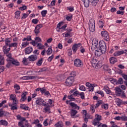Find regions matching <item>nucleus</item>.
<instances>
[{"label":"nucleus","instance_id":"nucleus-63","mask_svg":"<svg viewBox=\"0 0 127 127\" xmlns=\"http://www.w3.org/2000/svg\"><path fill=\"white\" fill-rule=\"evenodd\" d=\"M121 120L122 121H127V116H122V117H121Z\"/></svg>","mask_w":127,"mask_h":127},{"label":"nucleus","instance_id":"nucleus-25","mask_svg":"<svg viewBox=\"0 0 127 127\" xmlns=\"http://www.w3.org/2000/svg\"><path fill=\"white\" fill-rule=\"evenodd\" d=\"M55 127H64V124L62 121H59L56 124H55Z\"/></svg>","mask_w":127,"mask_h":127},{"label":"nucleus","instance_id":"nucleus-55","mask_svg":"<svg viewBox=\"0 0 127 127\" xmlns=\"http://www.w3.org/2000/svg\"><path fill=\"white\" fill-rule=\"evenodd\" d=\"M12 101H13V103L12 104L17 105L18 103V101H17V99L16 98L15 99H13Z\"/></svg>","mask_w":127,"mask_h":127},{"label":"nucleus","instance_id":"nucleus-9","mask_svg":"<svg viewBox=\"0 0 127 127\" xmlns=\"http://www.w3.org/2000/svg\"><path fill=\"white\" fill-rule=\"evenodd\" d=\"M36 104L39 106H46V103H44V100L41 98H38L36 100Z\"/></svg>","mask_w":127,"mask_h":127},{"label":"nucleus","instance_id":"nucleus-29","mask_svg":"<svg viewBox=\"0 0 127 127\" xmlns=\"http://www.w3.org/2000/svg\"><path fill=\"white\" fill-rule=\"evenodd\" d=\"M17 117V120H18L19 121H21L20 122H22V123H23V122H26V121H27L25 119V118L24 117H21V116L20 115H17L16 116Z\"/></svg>","mask_w":127,"mask_h":127},{"label":"nucleus","instance_id":"nucleus-62","mask_svg":"<svg viewBox=\"0 0 127 127\" xmlns=\"http://www.w3.org/2000/svg\"><path fill=\"white\" fill-rule=\"evenodd\" d=\"M18 126L19 127H25L24 125H23V122H19L18 123Z\"/></svg>","mask_w":127,"mask_h":127},{"label":"nucleus","instance_id":"nucleus-6","mask_svg":"<svg viewBox=\"0 0 127 127\" xmlns=\"http://www.w3.org/2000/svg\"><path fill=\"white\" fill-rule=\"evenodd\" d=\"M73 82H74V77L73 76H69L65 80V86L71 87V86L73 85Z\"/></svg>","mask_w":127,"mask_h":127},{"label":"nucleus","instance_id":"nucleus-27","mask_svg":"<svg viewBox=\"0 0 127 127\" xmlns=\"http://www.w3.org/2000/svg\"><path fill=\"white\" fill-rule=\"evenodd\" d=\"M7 48V47L6 46H4L3 47V51L4 54H7V53H8V52H9V51H10V48L9 47L8 48Z\"/></svg>","mask_w":127,"mask_h":127},{"label":"nucleus","instance_id":"nucleus-36","mask_svg":"<svg viewBox=\"0 0 127 127\" xmlns=\"http://www.w3.org/2000/svg\"><path fill=\"white\" fill-rule=\"evenodd\" d=\"M98 25L100 28H103L104 25V22L103 21L99 20L98 23Z\"/></svg>","mask_w":127,"mask_h":127},{"label":"nucleus","instance_id":"nucleus-17","mask_svg":"<svg viewBox=\"0 0 127 127\" xmlns=\"http://www.w3.org/2000/svg\"><path fill=\"white\" fill-rule=\"evenodd\" d=\"M5 46H6V47H7V46H8L9 47L10 44H11V43H10L11 42V40H10V38H6L5 39Z\"/></svg>","mask_w":127,"mask_h":127},{"label":"nucleus","instance_id":"nucleus-18","mask_svg":"<svg viewBox=\"0 0 127 127\" xmlns=\"http://www.w3.org/2000/svg\"><path fill=\"white\" fill-rule=\"evenodd\" d=\"M29 61H35L37 60V56L35 55H31L28 57Z\"/></svg>","mask_w":127,"mask_h":127},{"label":"nucleus","instance_id":"nucleus-37","mask_svg":"<svg viewBox=\"0 0 127 127\" xmlns=\"http://www.w3.org/2000/svg\"><path fill=\"white\" fill-rule=\"evenodd\" d=\"M20 15V11H17L15 12V18H17V19L19 18Z\"/></svg>","mask_w":127,"mask_h":127},{"label":"nucleus","instance_id":"nucleus-47","mask_svg":"<svg viewBox=\"0 0 127 127\" xmlns=\"http://www.w3.org/2000/svg\"><path fill=\"white\" fill-rule=\"evenodd\" d=\"M10 48L11 47H17V43H12L10 45V46L9 47Z\"/></svg>","mask_w":127,"mask_h":127},{"label":"nucleus","instance_id":"nucleus-50","mask_svg":"<svg viewBox=\"0 0 127 127\" xmlns=\"http://www.w3.org/2000/svg\"><path fill=\"white\" fill-rule=\"evenodd\" d=\"M12 64H13V65H16V66H18V65H19V63L18 62H16L15 61H12Z\"/></svg>","mask_w":127,"mask_h":127},{"label":"nucleus","instance_id":"nucleus-43","mask_svg":"<svg viewBox=\"0 0 127 127\" xmlns=\"http://www.w3.org/2000/svg\"><path fill=\"white\" fill-rule=\"evenodd\" d=\"M15 99H16V96L15 94H11L10 96L9 100L12 101V100H14Z\"/></svg>","mask_w":127,"mask_h":127},{"label":"nucleus","instance_id":"nucleus-15","mask_svg":"<svg viewBox=\"0 0 127 127\" xmlns=\"http://www.w3.org/2000/svg\"><path fill=\"white\" fill-rule=\"evenodd\" d=\"M9 107H10V110L11 111H14V110H17V104H12L9 103L8 104Z\"/></svg>","mask_w":127,"mask_h":127},{"label":"nucleus","instance_id":"nucleus-10","mask_svg":"<svg viewBox=\"0 0 127 127\" xmlns=\"http://www.w3.org/2000/svg\"><path fill=\"white\" fill-rule=\"evenodd\" d=\"M83 63H82V62H81L80 59H76L74 60V65L76 67H81Z\"/></svg>","mask_w":127,"mask_h":127},{"label":"nucleus","instance_id":"nucleus-11","mask_svg":"<svg viewBox=\"0 0 127 127\" xmlns=\"http://www.w3.org/2000/svg\"><path fill=\"white\" fill-rule=\"evenodd\" d=\"M35 78H37V76H25L21 77L22 80H34Z\"/></svg>","mask_w":127,"mask_h":127},{"label":"nucleus","instance_id":"nucleus-34","mask_svg":"<svg viewBox=\"0 0 127 127\" xmlns=\"http://www.w3.org/2000/svg\"><path fill=\"white\" fill-rule=\"evenodd\" d=\"M98 2H99V0H94L93 1L90 2V3H91L92 6H96L98 4Z\"/></svg>","mask_w":127,"mask_h":127},{"label":"nucleus","instance_id":"nucleus-42","mask_svg":"<svg viewBox=\"0 0 127 127\" xmlns=\"http://www.w3.org/2000/svg\"><path fill=\"white\" fill-rule=\"evenodd\" d=\"M73 18V15L70 14L69 16H66L65 19L67 20V21H71V19Z\"/></svg>","mask_w":127,"mask_h":127},{"label":"nucleus","instance_id":"nucleus-22","mask_svg":"<svg viewBox=\"0 0 127 127\" xmlns=\"http://www.w3.org/2000/svg\"><path fill=\"white\" fill-rule=\"evenodd\" d=\"M78 113V111L77 110L71 109L70 111V116L71 118H74L76 115Z\"/></svg>","mask_w":127,"mask_h":127},{"label":"nucleus","instance_id":"nucleus-26","mask_svg":"<svg viewBox=\"0 0 127 127\" xmlns=\"http://www.w3.org/2000/svg\"><path fill=\"white\" fill-rule=\"evenodd\" d=\"M33 49L31 47L26 48L25 50V52L26 54H30L32 52Z\"/></svg>","mask_w":127,"mask_h":127},{"label":"nucleus","instance_id":"nucleus-16","mask_svg":"<svg viewBox=\"0 0 127 127\" xmlns=\"http://www.w3.org/2000/svg\"><path fill=\"white\" fill-rule=\"evenodd\" d=\"M103 89L108 95L112 94V91H111V90H110L108 86L105 85V86H104Z\"/></svg>","mask_w":127,"mask_h":127},{"label":"nucleus","instance_id":"nucleus-59","mask_svg":"<svg viewBox=\"0 0 127 127\" xmlns=\"http://www.w3.org/2000/svg\"><path fill=\"white\" fill-rule=\"evenodd\" d=\"M80 95V93L78 91H74L72 93L73 96H79Z\"/></svg>","mask_w":127,"mask_h":127},{"label":"nucleus","instance_id":"nucleus-13","mask_svg":"<svg viewBox=\"0 0 127 127\" xmlns=\"http://www.w3.org/2000/svg\"><path fill=\"white\" fill-rule=\"evenodd\" d=\"M127 50H125L124 51H120L118 52H116L114 53V56H120V55H122V54H124V53H127Z\"/></svg>","mask_w":127,"mask_h":127},{"label":"nucleus","instance_id":"nucleus-41","mask_svg":"<svg viewBox=\"0 0 127 127\" xmlns=\"http://www.w3.org/2000/svg\"><path fill=\"white\" fill-rule=\"evenodd\" d=\"M41 14L42 17H45L46 14H47V10H44L41 11Z\"/></svg>","mask_w":127,"mask_h":127},{"label":"nucleus","instance_id":"nucleus-48","mask_svg":"<svg viewBox=\"0 0 127 127\" xmlns=\"http://www.w3.org/2000/svg\"><path fill=\"white\" fill-rule=\"evenodd\" d=\"M79 96H80V98L82 100H84L85 99V94L84 93V92L80 93Z\"/></svg>","mask_w":127,"mask_h":127},{"label":"nucleus","instance_id":"nucleus-19","mask_svg":"<svg viewBox=\"0 0 127 127\" xmlns=\"http://www.w3.org/2000/svg\"><path fill=\"white\" fill-rule=\"evenodd\" d=\"M44 110L45 111V113H48L49 114H50L51 113V112H50V105H47L46 104V106H45Z\"/></svg>","mask_w":127,"mask_h":127},{"label":"nucleus","instance_id":"nucleus-30","mask_svg":"<svg viewBox=\"0 0 127 127\" xmlns=\"http://www.w3.org/2000/svg\"><path fill=\"white\" fill-rule=\"evenodd\" d=\"M0 125L1 126H5V127H6V126H7V125H8V123H7V121H5V120H0Z\"/></svg>","mask_w":127,"mask_h":127},{"label":"nucleus","instance_id":"nucleus-33","mask_svg":"<svg viewBox=\"0 0 127 127\" xmlns=\"http://www.w3.org/2000/svg\"><path fill=\"white\" fill-rule=\"evenodd\" d=\"M4 64V58L1 56L0 55V65Z\"/></svg>","mask_w":127,"mask_h":127},{"label":"nucleus","instance_id":"nucleus-56","mask_svg":"<svg viewBox=\"0 0 127 127\" xmlns=\"http://www.w3.org/2000/svg\"><path fill=\"white\" fill-rule=\"evenodd\" d=\"M7 57L9 58V61H12V58H11V54H8L6 55Z\"/></svg>","mask_w":127,"mask_h":127},{"label":"nucleus","instance_id":"nucleus-38","mask_svg":"<svg viewBox=\"0 0 127 127\" xmlns=\"http://www.w3.org/2000/svg\"><path fill=\"white\" fill-rule=\"evenodd\" d=\"M43 62V59L42 58L38 61V62L36 63V65H37V66H41V65H42Z\"/></svg>","mask_w":127,"mask_h":127},{"label":"nucleus","instance_id":"nucleus-58","mask_svg":"<svg viewBox=\"0 0 127 127\" xmlns=\"http://www.w3.org/2000/svg\"><path fill=\"white\" fill-rule=\"evenodd\" d=\"M79 90H80V91H86V88L84 85H81L79 87Z\"/></svg>","mask_w":127,"mask_h":127},{"label":"nucleus","instance_id":"nucleus-1","mask_svg":"<svg viewBox=\"0 0 127 127\" xmlns=\"http://www.w3.org/2000/svg\"><path fill=\"white\" fill-rule=\"evenodd\" d=\"M91 64H92L93 67H94V68H101L103 65H102V64L99 63L98 60L93 58L91 59Z\"/></svg>","mask_w":127,"mask_h":127},{"label":"nucleus","instance_id":"nucleus-45","mask_svg":"<svg viewBox=\"0 0 127 127\" xmlns=\"http://www.w3.org/2000/svg\"><path fill=\"white\" fill-rule=\"evenodd\" d=\"M52 49L49 48L47 51V55H50L52 53Z\"/></svg>","mask_w":127,"mask_h":127},{"label":"nucleus","instance_id":"nucleus-57","mask_svg":"<svg viewBox=\"0 0 127 127\" xmlns=\"http://www.w3.org/2000/svg\"><path fill=\"white\" fill-rule=\"evenodd\" d=\"M22 62L23 64H25V65H27V59L26 58H23Z\"/></svg>","mask_w":127,"mask_h":127},{"label":"nucleus","instance_id":"nucleus-39","mask_svg":"<svg viewBox=\"0 0 127 127\" xmlns=\"http://www.w3.org/2000/svg\"><path fill=\"white\" fill-rule=\"evenodd\" d=\"M28 44H29V43L26 42H23L22 43V46L21 47V48H24L25 47H26L27 46V45H28Z\"/></svg>","mask_w":127,"mask_h":127},{"label":"nucleus","instance_id":"nucleus-35","mask_svg":"<svg viewBox=\"0 0 127 127\" xmlns=\"http://www.w3.org/2000/svg\"><path fill=\"white\" fill-rule=\"evenodd\" d=\"M6 114L5 111L2 110V109H0V118L2 117L3 116H4Z\"/></svg>","mask_w":127,"mask_h":127},{"label":"nucleus","instance_id":"nucleus-61","mask_svg":"<svg viewBox=\"0 0 127 127\" xmlns=\"http://www.w3.org/2000/svg\"><path fill=\"white\" fill-rule=\"evenodd\" d=\"M29 14H26V13H24L23 14V16L22 17V19H25L27 16H28Z\"/></svg>","mask_w":127,"mask_h":127},{"label":"nucleus","instance_id":"nucleus-12","mask_svg":"<svg viewBox=\"0 0 127 127\" xmlns=\"http://www.w3.org/2000/svg\"><path fill=\"white\" fill-rule=\"evenodd\" d=\"M27 94H28V92H25L21 95V98L20 100L21 102H25V101H26V96H27Z\"/></svg>","mask_w":127,"mask_h":127},{"label":"nucleus","instance_id":"nucleus-49","mask_svg":"<svg viewBox=\"0 0 127 127\" xmlns=\"http://www.w3.org/2000/svg\"><path fill=\"white\" fill-rule=\"evenodd\" d=\"M35 41L38 43V42H41V38H39V37H37L35 38Z\"/></svg>","mask_w":127,"mask_h":127},{"label":"nucleus","instance_id":"nucleus-60","mask_svg":"<svg viewBox=\"0 0 127 127\" xmlns=\"http://www.w3.org/2000/svg\"><path fill=\"white\" fill-rule=\"evenodd\" d=\"M27 8V6L25 5H23L22 7L19 8L20 10H25Z\"/></svg>","mask_w":127,"mask_h":127},{"label":"nucleus","instance_id":"nucleus-44","mask_svg":"<svg viewBox=\"0 0 127 127\" xmlns=\"http://www.w3.org/2000/svg\"><path fill=\"white\" fill-rule=\"evenodd\" d=\"M103 101L102 100H99L97 102V103L96 104L95 108H98L100 105H102Z\"/></svg>","mask_w":127,"mask_h":127},{"label":"nucleus","instance_id":"nucleus-64","mask_svg":"<svg viewBox=\"0 0 127 127\" xmlns=\"http://www.w3.org/2000/svg\"><path fill=\"white\" fill-rule=\"evenodd\" d=\"M97 93H98L99 95H101V96H102V97H104V92L102 91H99L97 92Z\"/></svg>","mask_w":127,"mask_h":127},{"label":"nucleus","instance_id":"nucleus-20","mask_svg":"<svg viewBox=\"0 0 127 127\" xmlns=\"http://www.w3.org/2000/svg\"><path fill=\"white\" fill-rule=\"evenodd\" d=\"M109 61L111 64H115L116 62H118V60L114 57H111Z\"/></svg>","mask_w":127,"mask_h":127},{"label":"nucleus","instance_id":"nucleus-52","mask_svg":"<svg viewBox=\"0 0 127 127\" xmlns=\"http://www.w3.org/2000/svg\"><path fill=\"white\" fill-rule=\"evenodd\" d=\"M25 126L26 127H32V126L31 125H30L28 123V121L26 120L25 122Z\"/></svg>","mask_w":127,"mask_h":127},{"label":"nucleus","instance_id":"nucleus-3","mask_svg":"<svg viewBox=\"0 0 127 127\" xmlns=\"http://www.w3.org/2000/svg\"><path fill=\"white\" fill-rule=\"evenodd\" d=\"M99 45L100 50L102 51L103 53H106V51H107V45L106 44V42L104 41H101L99 42Z\"/></svg>","mask_w":127,"mask_h":127},{"label":"nucleus","instance_id":"nucleus-23","mask_svg":"<svg viewBox=\"0 0 127 127\" xmlns=\"http://www.w3.org/2000/svg\"><path fill=\"white\" fill-rule=\"evenodd\" d=\"M81 0L82 1H83L84 6L85 7H89V6L90 5V3H91V2L89 0Z\"/></svg>","mask_w":127,"mask_h":127},{"label":"nucleus","instance_id":"nucleus-24","mask_svg":"<svg viewBox=\"0 0 127 127\" xmlns=\"http://www.w3.org/2000/svg\"><path fill=\"white\" fill-rule=\"evenodd\" d=\"M105 53H103L102 50L99 49V50H95V54L96 56H101L102 54H104Z\"/></svg>","mask_w":127,"mask_h":127},{"label":"nucleus","instance_id":"nucleus-14","mask_svg":"<svg viewBox=\"0 0 127 127\" xmlns=\"http://www.w3.org/2000/svg\"><path fill=\"white\" fill-rule=\"evenodd\" d=\"M61 23H59L58 25H57V28H59V30L58 31H60V30H61V29H62L63 30H65V29H66V27H67V24H65L64 26H63L62 27H61Z\"/></svg>","mask_w":127,"mask_h":127},{"label":"nucleus","instance_id":"nucleus-32","mask_svg":"<svg viewBox=\"0 0 127 127\" xmlns=\"http://www.w3.org/2000/svg\"><path fill=\"white\" fill-rule=\"evenodd\" d=\"M45 71H47V67H44L41 68L39 71H35V73H41L42 72H45Z\"/></svg>","mask_w":127,"mask_h":127},{"label":"nucleus","instance_id":"nucleus-7","mask_svg":"<svg viewBox=\"0 0 127 127\" xmlns=\"http://www.w3.org/2000/svg\"><path fill=\"white\" fill-rule=\"evenodd\" d=\"M101 34L103 37V38H104L106 41H110V37L109 36V34H108L107 31H101Z\"/></svg>","mask_w":127,"mask_h":127},{"label":"nucleus","instance_id":"nucleus-4","mask_svg":"<svg viewBox=\"0 0 127 127\" xmlns=\"http://www.w3.org/2000/svg\"><path fill=\"white\" fill-rule=\"evenodd\" d=\"M89 29L91 32H94V31H95V20L93 19H91L90 20H89Z\"/></svg>","mask_w":127,"mask_h":127},{"label":"nucleus","instance_id":"nucleus-21","mask_svg":"<svg viewBox=\"0 0 127 127\" xmlns=\"http://www.w3.org/2000/svg\"><path fill=\"white\" fill-rule=\"evenodd\" d=\"M98 41H96L95 42H92V46L91 47L92 50L94 51L95 49H97V47H98Z\"/></svg>","mask_w":127,"mask_h":127},{"label":"nucleus","instance_id":"nucleus-31","mask_svg":"<svg viewBox=\"0 0 127 127\" xmlns=\"http://www.w3.org/2000/svg\"><path fill=\"white\" fill-rule=\"evenodd\" d=\"M115 101L118 106H121V105L123 104V100L120 99L119 98H116Z\"/></svg>","mask_w":127,"mask_h":127},{"label":"nucleus","instance_id":"nucleus-28","mask_svg":"<svg viewBox=\"0 0 127 127\" xmlns=\"http://www.w3.org/2000/svg\"><path fill=\"white\" fill-rule=\"evenodd\" d=\"M69 105L72 108H74L75 109H77L79 110L80 109V107L78 106L77 104H75L74 102H71L69 103Z\"/></svg>","mask_w":127,"mask_h":127},{"label":"nucleus","instance_id":"nucleus-46","mask_svg":"<svg viewBox=\"0 0 127 127\" xmlns=\"http://www.w3.org/2000/svg\"><path fill=\"white\" fill-rule=\"evenodd\" d=\"M20 109H22V110H25V111H28V107L24 106L23 105H21L20 106Z\"/></svg>","mask_w":127,"mask_h":127},{"label":"nucleus","instance_id":"nucleus-51","mask_svg":"<svg viewBox=\"0 0 127 127\" xmlns=\"http://www.w3.org/2000/svg\"><path fill=\"white\" fill-rule=\"evenodd\" d=\"M118 84H120V85H122V84H124V80L122 78H120L118 81Z\"/></svg>","mask_w":127,"mask_h":127},{"label":"nucleus","instance_id":"nucleus-2","mask_svg":"<svg viewBox=\"0 0 127 127\" xmlns=\"http://www.w3.org/2000/svg\"><path fill=\"white\" fill-rule=\"evenodd\" d=\"M116 90V96L122 97V98H126V94L125 91L122 90L120 87H117L115 88Z\"/></svg>","mask_w":127,"mask_h":127},{"label":"nucleus","instance_id":"nucleus-5","mask_svg":"<svg viewBox=\"0 0 127 127\" xmlns=\"http://www.w3.org/2000/svg\"><path fill=\"white\" fill-rule=\"evenodd\" d=\"M100 121H102V116L100 115L96 114L95 115V118L92 122V124L94 126H98L100 124Z\"/></svg>","mask_w":127,"mask_h":127},{"label":"nucleus","instance_id":"nucleus-8","mask_svg":"<svg viewBox=\"0 0 127 127\" xmlns=\"http://www.w3.org/2000/svg\"><path fill=\"white\" fill-rule=\"evenodd\" d=\"M80 47H81V44L80 43L73 45L72 50L73 53H76V52H77V50H78Z\"/></svg>","mask_w":127,"mask_h":127},{"label":"nucleus","instance_id":"nucleus-40","mask_svg":"<svg viewBox=\"0 0 127 127\" xmlns=\"http://www.w3.org/2000/svg\"><path fill=\"white\" fill-rule=\"evenodd\" d=\"M13 88L15 90L18 91L20 89V86L17 84H15L13 86Z\"/></svg>","mask_w":127,"mask_h":127},{"label":"nucleus","instance_id":"nucleus-54","mask_svg":"<svg viewBox=\"0 0 127 127\" xmlns=\"http://www.w3.org/2000/svg\"><path fill=\"white\" fill-rule=\"evenodd\" d=\"M38 21H39V20H38L37 19H33L32 21L34 24H37L38 23Z\"/></svg>","mask_w":127,"mask_h":127},{"label":"nucleus","instance_id":"nucleus-53","mask_svg":"<svg viewBox=\"0 0 127 127\" xmlns=\"http://www.w3.org/2000/svg\"><path fill=\"white\" fill-rule=\"evenodd\" d=\"M70 75H71L70 77H73L74 79V77L76 76V72L75 71H71Z\"/></svg>","mask_w":127,"mask_h":127}]
</instances>
